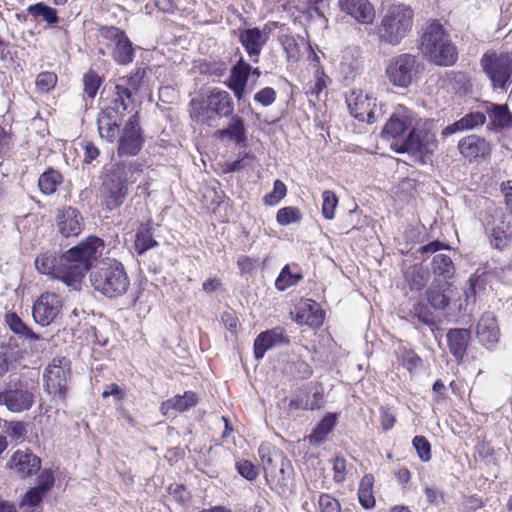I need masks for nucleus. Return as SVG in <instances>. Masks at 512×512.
<instances>
[{
  "mask_svg": "<svg viewBox=\"0 0 512 512\" xmlns=\"http://www.w3.org/2000/svg\"><path fill=\"white\" fill-rule=\"evenodd\" d=\"M90 282L95 291L107 298L123 296L130 287L123 264L112 258L103 259L92 268Z\"/></svg>",
  "mask_w": 512,
  "mask_h": 512,
  "instance_id": "obj_1",
  "label": "nucleus"
},
{
  "mask_svg": "<svg viewBox=\"0 0 512 512\" xmlns=\"http://www.w3.org/2000/svg\"><path fill=\"white\" fill-rule=\"evenodd\" d=\"M419 49L433 64L447 67L458 59L456 46L438 21H432L423 29Z\"/></svg>",
  "mask_w": 512,
  "mask_h": 512,
  "instance_id": "obj_2",
  "label": "nucleus"
},
{
  "mask_svg": "<svg viewBox=\"0 0 512 512\" xmlns=\"http://www.w3.org/2000/svg\"><path fill=\"white\" fill-rule=\"evenodd\" d=\"M414 11L405 4H393L387 7L380 22L376 25V35L380 43L399 45L412 30Z\"/></svg>",
  "mask_w": 512,
  "mask_h": 512,
  "instance_id": "obj_3",
  "label": "nucleus"
},
{
  "mask_svg": "<svg viewBox=\"0 0 512 512\" xmlns=\"http://www.w3.org/2000/svg\"><path fill=\"white\" fill-rule=\"evenodd\" d=\"M103 250L104 241L99 237L89 236L65 253L63 261L70 263L72 282H75L76 286L81 283L85 273L92 270L93 262L102 255Z\"/></svg>",
  "mask_w": 512,
  "mask_h": 512,
  "instance_id": "obj_4",
  "label": "nucleus"
},
{
  "mask_svg": "<svg viewBox=\"0 0 512 512\" xmlns=\"http://www.w3.org/2000/svg\"><path fill=\"white\" fill-rule=\"evenodd\" d=\"M35 401L34 385L19 374L9 375L5 387L0 390V405L13 413L29 410Z\"/></svg>",
  "mask_w": 512,
  "mask_h": 512,
  "instance_id": "obj_5",
  "label": "nucleus"
},
{
  "mask_svg": "<svg viewBox=\"0 0 512 512\" xmlns=\"http://www.w3.org/2000/svg\"><path fill=\"white\" fill-rule=\"evenodd\" d=\"M424 68V64L418 56L402 53L390 60L386 68V75L394 86L408 88L421 78Z\"/></svg>",
  "mask_w": 512,
  "mask_h": 512,
  "instance_id": "obj_6",
  "label": "nucleus"
},
{
  "mask_svg": "<svg viewBox=\"0 0 512 512\" xmlns=\"http://www.w3.org/2000/svg\"><path fill=\"white\" fill-rule=\"evenodd\" d=\"M480 65L493 89H507L512 79V53L488 50L481 57Z\"/></svg>",
  "mask_w": 512,
  "mask_h": 512,
  "instance_id": "obj_7",
  "label": "nucleus"
},
{
  "mask_svg": "<svg viewBox=\"0 0 512 512\" xmlns=\"http://www.w3.org/2000/svg\"><path fill=\"white\" fill-rule=\"evenodd\" d=\"M128 178L125 171V165H117L103 181L100 190L99 198L101 205L108 211H113L119 208L128 195Z\"/></svg>",
  "mask_w": 512,
  "mask_h": 512,
  "instance_id": "obj_8",
  "label": "nucleus"
},
{
  "mask_svg": "<svg viewBox=\"0 0 512 512\" xmlns=\"http://www.w3.org/2000/svg\"><path fill=\"white\" fill-rule=\"evenodd\" d=\"M391 148L398 153L426 155L433 153L437 148V140L432 131L414 125L403 141L391 143Z\"/></svg>",
  "mask_w": 512,
  "mask_h": 512,
  "instance_id": "obj_9",
  "label": "nucleus"
},
{
  "mask_svg": "<svg viewBox=\"0 0 512 512\" xmlns=\"http://www.w3.org/2000/svg\"><path fill=\"white\" fill-rule=\"evenodd\" d=\"M484 227L493 248L501 251L512 242L511 219L503 211L494 209L492 213H489Z\"/></svg>",
  "mask_w": 512,
  "mask_h": 512,
  "instance_id": "obj_10",
  "label": "nucleus"
},
{
  "mask_svg": "<svg viewBox=\"0 0 512 512\" xmlns=\"http://www.w3.org/2000/svg\"><path fill=\"white\" fill-rule=\"evenodd\" d=\"M415 113L404 105H397L384 125L381 135L393 143H400L406 137V133L416 125Z\"/></svg>",
  "mask_w": 512,
  "mask_h": 512,
  "instance_id": "obj_11",
  "label": "nucleus"
},
{
  "mask_svg": "<svg viewBox=\"0 0 512 512\" xmlns=\"http://www.w3.org/2000/svg\"><path fill=\"white\" fill-rule=\"evenodd\" d=\"M100 37L112 48L113 59L120 65L131 63L134 59V48L124 31L117 27H102Z\"/></svg>",
  "mask_w": 512,
  "mask_h": 512,
  "instance_id": "obj_12",
  "label": "nucleus"
},
{
  "mask_svg": "<svg viewBox=\"0 0 512 512\" xmlns=\"http://www.w3.org/2000/svg\"><path fill=\"white\" fill-rule=\"evenodd\" d=\"M70 370V361L65 358H54L45 372V385L47 392L54 398H66L67 378Z\"/></svg>",
  "mask_w": 512,
  "mask_h": 512,
  "instance_id": "obj_13",
  "label": "nucleus"
},
{
  "mask_svg": "<svg viewBox=\"0 0 512 512\" xmlns=\"http://www.w3.org/2000/svg\"><path fill=\"white\" fill-rule=\"evenodd\" d=\"M64 258L65 253L60 256L50 252L42 253L35 259V267L42 274L60 279L69 287H76V283L72 282L70 263H65Z\"/></svg>",
  "mask_w": 512,
  "mask_h": 512,
  "instance_id": "obj_14",
  "label": "nucleus"
},
{
  "mask_svg": "<svg viewBox=\"0 0 512 512\" xmlns=\"http://www.w3.org/2000/svg\"><path fill=\"white\" fill-rule=\"evenodd\" d=\"M144 144V137L140 127L138 115L135 114L126 122L118 141L119 156L137 155Z\"/></svg>",
  "mask_w": 512,
  "mask_h": 512,
  "instance_id": "obj_15",
  "label": "nucleus"
},
{
  "mask_svg": "<svg viewBox=\"0 0 512 512\" xmlns=\"http://www.w3.org/2000/svg\"><path fill=\"white\" fill-rule=\"evenodd\" d=\"M62 306V298L59 295L45 292L33 305V318L41 326H48L60 314Z\"/></svg>",
  "mask_w": 512,
  "mask_h": 512,
  "instance_id": "obj_16",
  "label": "nucleus"
},
{
  "mask_svg": "<svg viewBox=\"0 0 512 512\" xmlns=\"http://www.w3.org/2000/svg\"><path fill=\"white\" fill-rule=\"evenodd\" d=\"M346 103L350 114L359 121L374 123L376 99L361 90L352 91L346 97Z\"/></svg>",
  "mask_w": 512,
  "mask_h": 512,
  "instance_id": "obj_17",
  "label": "nucleus"
},
{
  "mask_svg": "<svg viewBox=\"0 0 512 512\" xmlns=\"http://www.w3.org/2000/svg\"><path fill=\"white\" fill-rule=\"evenodd\" d=\"M258 453L266 478L271 477L276 481L283 478L285 465L288 464L283 453L269 444H261Z\"/></svg>",
  "mask_w": 512,
  "mask_h": 512,
  "instance_id": "obj_18",
  "label": "nucleus"
},
{
  "mask_svg": "<svg viewBox=\"0 0 512 512\" xmlns=\"http://www.w3.org/2000/svg\"><path fill=\"white\" fill-rule=\"evenodd\" d=\"M476 336L487 349H493L500 339V329L492 312L484 313L477 323Z\"/></svg>",
  "mask_w": 512,
  "mask_h": 512,
  "instance_id": "obj_19",
  "label": "nucleus"
},
{
  "mask_svg": "<svg viewBox=\"0 0 512 512\" xmlns=\"http://www.w3.org/2000/svg\"><path fill=\"white\" fill-rule=\"evenodd\" d=\"M341 11L351 16L360 24H372L375 9L368 0H339Z\"/></svg>",
  "mask_w": 512,
  "mask_h": 512,
  "instance_id": "obj_20",
  "label": "nucleus"
},
{
  "mask_svg": "<svg viewBox=\"0 0 512 512\" xmlns=\"http://www.w3.org/2000/svg\"><path fill=\"white\" fill-rule=\"evenodd\" d=\"M288 343L289 340L284 335L281 327L266 330L261 332L254 340V356L257 360L262 359L268 350Z\"/></svg>",
  "mask_w": 512,
  "mask_h": 512,
  "instance_id": "obj_21",
  "label": "nucleus"
},
{
  "mask_svg": "<svg viewBox=\"0 0 512 512\" xmlns=\"http://www.w3.org/2000/svg\"><path fill=\"white\" fill-rule=\"evenodd\" d=\"M57 219L59 231L64 237L77 236L83 229V217L76 208H65Z\"/></svg>",
  "mask_w": 512,
  "mask_h": 512,
  "instance_id": "obj_22",
  "label": "nucleus"
},
{
  "mask_svg": "<svg viewBox=\"0 0 512 512\" xmlns=\"http://www.w3.org/2000/svg\"><path fill=\"white\" fill-rule=\"evenodd\" d=\"M208 107L212 110L214 118L232 116L234 112V103L230 94L218 88H214L207 95Z\"/></svg>",
  "mask_w": 512,
  "mask_h": 512,
  "instance_id": "obj_23",
  "label": "nucleus"
},
{
  "mask_svg": "<svg viewBox=\"0 0 512 512\" xmlns=\"http://www.w3.org/2000/svg\"><path fill=\"white\" fill-rule=\"evenodd\" d=\"M9 462L10 466L22 477H27L36 473L41 466V460L39 457L31 452L21 450L14 452Z\"/></svg>",
  "mask_w": 512,
  "mask_h": 512,
  "instance_id": "obj_24",
  "label": "nucleus"
},
{
  "mask_svg": "<svg viewBox=\"0 0 512 512\" xmlns=\"http://www.w3.org/2000/svg\"><path fill=\"white\" fill-rule=\"evenodd\" d=\"M119 113L113 109L102 110L97 117L98 132L101 138L113 142L119 134Z\"/></svg>",
  "mask_w": 512,
  "mask_h": 512,
  "instance_id": "obj_25",
  "label": "nucleus"
},
{
  "mask_svg": "<svg viewBox=\"0 0 512 512\" xmlns=\"http://www.w3.org/2000/svg\"><path fill=\"white\" fill-rule=\"evenodd\" d=\"M239 39L249 56L254 57L253 62H258V56L267 40L262 31L257 27L241 30Z\"/></svg>",
  "mask_w": 512,
  "mask_h": 512,
  "instance_id": "obj_26",
  "label": "nucleus"
},
{
  "mask_svg": "<svg viewBox=\"0 0 512 512\" xmlns=\"http://www.w3.org/2000/svg\"><path fill=\"white\" fill-rule=\"evenodd\" d=\"M453 294L452 284L438 281L427 290V299L433 308L443 310L449 305Z\"/></svg>",
  "mask_w": 512,
  "mask_h": 512,
  "instance_id": "obj_27",
  "label": "nucleus"
},
{
  "mask_svg": "<svg viewBox=\"0 0 512 512\" xmlns=\"http://www.w3.org/2000/svg\"><path fill=\"white\" fill-rule=\"evenodd\" d=\"M458 149L469 160L484 157L490 151L489 144L485 139L476 135H469L461 139L458 143Z\"/></svg>",
  "mask_w": 512,
  "mask_h": 512,
  "instance_id": "obj_28",
  "label": "nucleus"
},
{
  "mask_svg": "<svg viewBox=\"0 0 512 512\" xmlns=\"http://www.w3.org/2000/svg\"><path fill=\"white\" fill-rule=\"evenodd\" d=\"M471 338L470 330L456 328L451 329L447 333V342L451 354L461 360L466 354L467 347Z\"/></svg>",
  "mask_w": 512,
  "mask_h": 512,
  "instance_id": "obj_29",
  "label": "nucleus"
},
{
  "mask_svg": "<svg viewBox=\"0 0 512 512\" xmlns=\"http://www.w3.org/2000/svg\"><path fill=\"white\" fill-rule=\"evenodd\" d=\"M230 117L231 119L228 126L217 131L218 138L229 139L237 144L245 142L247 136L244 120L241 117L233 114Z\"/></svg>",
  "mask_w": 512,
  "mask_h": 512,
  "instance_id": "obj_30",
  "label": "nucleus"
},
{
  "mask_svg": "<svg viewBox=\"0 0 512 512\" xmlns=\"http://www.w3.org/2000/svg\"><path fill=\"white\" fill-rule=\"evenodd\" d=\"M197 403V396L194 392H185L182 396H175L161 405V411L164 415L168 414L170 410L177 412H184L193 407Z\"/></svg>",
  "mask_w": 512,
  "mask_h": 512,
  "instance_id": "obj_31",
  "label": "nucleus"
},
{
  "mask_svg": "<svg viewBox=\"0 0 512 512\" xmlns=\"http://www.w3.org/2000/svg\"><path fill=\"white\" fill-rule=\"evenodd\" d=\"M190 117L198 124L211 125L215 120L212 110L208 107L207 97L205 99H192L190 102Z\"/></svg>",
  "mask_w": 512,
  "mask_h": 512,
  "instance_id": "obj_32",
  "label": "nucleus"
},
{
  "mask_svg": "<svg viewBox=\"0 0 512 512\" xmlns=\"http://www.w3.org/2000/svg\"><path fill=\"white\" fill-rule=\"evenodd\" d=\"M337 423V416L333 413H328L325 417L316 425L313 432L309 436V440L314 445L322 444L327 435L334 429Z\"/></svg>",
  "mask_w": 512,
  "mask_h": 512,
  "instance_id": "obj_33",
  "label": "nucleus"
},
{
  "mask_svg": "<svg viewBox=\"0 0 512 512\" xmlns=\"http://www.w3.org/2000/svg\"><path fill=\"white\" fill-rule=\"evenodd\" d=\"M27 13L28 15L33 17L34 20L44 21L48 25H55L59 22L57 10L46 5L43 2H38L36 4L28 6Z\"/></svg>",
  "mask_w": 512,
  "mask_h": 512,
  "instance_id": "obj_34",
  "label": "nucleus"
},
{
  "mask_svg": "<svg viewBox=\"0 0 512 512\" xmlns=\"http://www.w3.org/2000/svg\"><path fill=\"white\" fill-rule=\"evenodd\" d=\"M158 242L154 239V233L151 227L142 224L135 235L134 247L139 255L144 254L149 249L156 247Z\"/></svg>",
  "mask_w": 512,
  "mask_h": 512,
  "instance_id": "obj_35",
  "label": "nucleus"
},
{
  "mask_svg": "<svg viewBox=\"0 0 512 512\" xmlns=\"http://www.w3.org/2000/svg\"><path fill=\"white\" fill-rule=\"evenodd\" d=\"M132 96L133 91L131 88L127 87L126 84H121L119 82L115 86L114 106L108 108L115 110L119 115H123L128 109V104L132 101Z\"/></svg>",
  "mask_w": 512,
  "mask_h": 512,
  "instance_id": "obj_36",
  "label": "nucleus"
},
{
  "mask_svg": "<svg viewBox=\"0 0 512 512\" xmlns=\"http://www.w3.org/2000/svg\"><path fill=\"white\" fill-rule=\"evenodd\" d=\"M373 482L374 478L371 474L365 475L358 489L359 502L365 509H370L375 505V498L373 496Z\"/></svg>",
  "mask_w": 512,
  "mask_h": 512,
  "instance_id": "obj_37",
  "label": "nucleus"
},
{
  "mask_svg": "<svg viewBox=\"0 0 512 512\" xmlns=\"http://www.w3.org/2000/svg\"><path fill=\"white\" fill-rule=\"evenodd\" d=\"M433 272L442 276L444 279H450L455 274V266L450 256L446 254H437L433 257Z\"/></svg>",
  "mask_w": 512,
  "mask_h": 512,
  "instance_id": "obj_38",
  "label": "nucleus"
},
{
  "mask_svg": "<svg viewBox=\"0 0 512 512\" xmlns=\"http://www.w3.org/2000/svg\"><path fill=\"white\" fill-rule=\"evenodd\" d=\"M488 112L495 126L500 128L512 127V114L507 105L491 104Z\"/></svg>",
  "mask_w": 512,
  "mask_h": 512,
  "instance_id": "obj_39",
  "label": "nucleus"
},
{
  "mask_svg": "<svg viewBox=\"0 0 512 512\" xmlns=\"http://www.w3.org/2000/svg\"><path fill=\"white\" fill-rule=\"evenodd\" d=\"M405 278L411 290H422L429 281V275L422 267L413 266L405 273Z\"/></svg>",
  "mask_w": 512,
  "mask_h": 512,
  "instance_id": "obj_40",
  "label": "nucleus"
},
{
  "mask_svg": "<svg viewBox=\"0 0 512 512\" xmlns=\"http://www.w3.org/2000/svg\"><path fill=\"white\" fill-rule=\"evenodd\" d=\"M62 176L60 173L54 170L44 172L38 181L40 190L47 195L54 193L57 189L58 184L61 183Z\"/></svg>",
  "mask_w": 512,
  "mask_h": 512,
  "instance_id": "obj_41",
  "label": "nucleus"
},
{
  "mask_svg": "<svg viewBox=\"0 0 512 512\" xmlns=\"http://www.w3.org/2000/svg\"><path fill=\"white\" fill-rule=\"evenodd\" d=\"M303 278L299 272L293 273L290 266L286 265L281 270L278 278L275 281V286L279 291H284L287 288L296 285Z\"/></svg>",
  "mask_w": 512,
  "mask_h": 512,
  "instance_id": "obj_42",
  "label": "nucleus"
},
{
  "mask_svg": "<svg viewBox=\"0 0 512 512\" xmlns=\"http://www.w3.org/2000/svg\"><path fill=\"white\" fill-rule=\"evenodd\" d=\"M6 323L14 333L32 340L38 339V336L15 313L6 315Z\"/></svg>",
  "mask_w": 512,
  "mask_h": 512,
  "instance_id": "obj_43",
  "label": "nucleus"
},
{
  "mask_svg": "<svg viewBox=\"0 0 512 512\" xmlns=\"http://www.w3.org/2000/svg\"><path fill=\"white\" fill-rule=\"evenodd\" d=\"M411 313L413 317V323H415V320H417L419 323L430 327L435 324L430 308L422 302L415 303Z\"/></svg>",
  "mask_w": 512,
  "mask_h": 512,
  "instance_id": "obj_44",
  "label": "nucleus"
},
{
  "mask_svg": "<svg viewBox=\"0 0 512 512\" xmlns=\"http://www.w3.org/2000/svg\"><path fill=\"white\" fill-rule=\"evenodd\" d=\"M280 405H283L284 407H288V410L289 411H293V410H313L315 409L316 407H319L318 403L316 402H310L308 397H306V399H304V396L303 395H299V394H296L294 395L291 399H283L281 401V404Z\"/></svg>",
  "mask_w": 512,
  "mask_h": 512,
  "instance_id": "obj_45",
  "label": "nucleus"
},
{
  "mask_svg": "<svg viewBox=\"0 0 512 512\" xmlns=\"http://www.w3.org/2000/svg\"><path fill=\"white\" fill-rule=\"evenodd\" d=\"M288 372L293 378L304 380L311 377L313 369L306 361L297 359L289 364Z\"/></svg>",
  "mask_w": 512,
  "mask_h": 512,
  "instance_id": "obj_46",
  "label": "nucleus"
},
{
  "mask_svg": "<svg viewBox=\"0 0 512 512\" xmlns=\"http://www.w3.org/2000/svg\"><path fill=\"white\" fill-rule=\"evenodd\" d=\"M322 214L324 218L331 220L334 218L335 209L338 204V198L333 191L325 190L322 193Z\"/></svg>",
  "mask_w": 512,
  "mask_h": 512,
  "instance_id": "obj_47",
  "label": "nucleus"
},
{
  "mask_svg": "<svg viewBox=\"0 0 512 512\" xmlns=\"http://www.w3.org/2000/svg\"><path fill=\"white\" fill-rule=\"evenodd\" d=\"M485 121V114L479 111L470 112L464 115L461 119H459V122L461 124L460 126L463 129V131L480 127L485 123Z\"/></svg>",
  "mask_w": 512,
  "mask_h": 512,
  "instance_id": "obj_48",
  "label": "nucleus"
},
{
  "mask_svg": "<svg viewBox=\"0 0 512 512\" xmlns=\"http://www.w3.org/2000/svg\"><path fill=\"white\" fill-rule=\"evenodd\" d=\"M84 93L89 98H94L101 85V78L93 71H89L83 76Z\"/></svg>",
  "mask_w": 512,
  "mask_h": 512,
  "instance_id": "obj_49",
  "label": "nucleus"
},
{
  "mask_svg": "<svg viewBox=\"0 0 512 512\" xmlns=\"http://www.w3.org/2000/svg\"><path fill=\"white\" fill-rule=\"evenodd\" d=\"M287 192L286 185L281 180H276L273 184V190L265 195L263 201L265 204L274 206L282 200Z\"/></svg>",
  "mask_w": 512,
  "mask_h": 512,
  "instance_id": "obj_50",
  "label": "nucleus"
},
{
  "mask_svg": "<svg viewBox=\"0 0 512 512\" xmlns=\"http://www.w3.org/2000/svg\"><path fill=\"white\" fill-rule=\"evenodd\" d=\"M306 306L309 308V314L306 315L305 311H303L301 315H298V318L305 319L306 324L311 327H318L322 325L324 321L323 312L320 309H316L314 312L312 311V307L316 306V303L314 301H310Z\"/></svg>",
  "mask_w": 512,
  "mask_h": 512,
  "instance_id": "obj_51",
  "label": "nucleus"
},
{
  "mask_svg": "<svg viewBox=\"0 0 512 512\" xmlns=\"http://www.w3.org/2000/svg\"><path fill=\"white\" fill-rule=\"evenodd\" d=\"M276 219L283 226L298 222L300 219L299 210L295 207L281 208L277 212Z\"/></svg>",
  "mask_w": 512,
  "mask_h": 512,
  "instance_id": "obj_52",
  "label": "nucleus"
},
{
  "mask_svg": "<svg viewBox=\"0 0 512 512\" xmlns=\"http://www.w3.org/2000/svg\"><path fill=\"white\" fill-rule=\"evenodd\" d=\"M412 444L423 462H428L431 459V445L424 436H415Z\"/></svg>",
  "mask_w": 512,
  "mask_h": 512,
  "instance_id": "obj_53",
  "label": "nucleus"
},
{
  "mask_svg": "<svg viewBox=\"0 0 512 512\" xmlns=\"http://www.w3.org/2000/svg\"><path fill=\"white\" fill-rule=\"evenodd\" d=\"M57 75L53 72H42L37 76L36 86L43 92H48L55 87Z\"/></svg>",
  "mask_w": 512,
  "mask_h": 512,
  "instance_id": "obj_54",
  "label": "nucleus"
},
{
  "mask_svg": "<svg viewBox=\"0 0 512 512\" xmlns=\"http://www.w3.org/2000/svg\"><path fill=\"white\" fill-rule=\"evenodd\" d=\"M251 70V65L244 62L241 58L237 64L232 67L231 76L233 78H237L238 81H244L247 83Z\"/></svg>",
  "mask_w": 512,
  "mask_h": 512,
  "instance_id": "obj_55",
  "label": "nucleus"
},
{
  "mask_svg": "<svg viewBox=\"0 0 512 512\" xmlns=\"http://www.w3.org/2000/svg\"><path fill=\"white\" fill-rule=\"evenodd\" d=\"M254 100L262 106H270L276 100V91L271 87H265L254 95Z\"/></svg>",
  "mask_w": 512,
  "mask_h": 512,
  "instance_id": "obj_56",
  "label": "nucleus"
},
{
  "mask_svg": "<svg viewBox=\"0 0 512 512\" xmlns=\"http://www.w3.org/2000/svg\"><path fill=\"white\" fill-rule=\"evenodd\" d=\"M44 495L45 494L42 491H40L38 488H36V487L31 488L24 495V497H23V499H22V501L20 503V506L21 507H25V506L34 507V506H37L42 501Z\"/></svg>",
  "mask_w": 512,
  "mask_h": 512,
  "instance_id": "obj_57",
  "label": "nucleus"
},
{
  "mask_svg": "<svg viewBox=\"0 0 512 512\" xmlns=\"http://www.w3.org/2000/svg\"><path fill=\"white\" fill-rule=\"evenodd\" d=\"M319 507L321 512H341V507L338 500L329 494H322L319 497Z\"/></svg>",
  "mask_w": 512,
  "mask_h": 512,
  "instance_id": "obj_58",
  "label": "nucleus"
},
{
  "mask_svg": "<svg viewBox=\"0 0 512 512\" xmlns=\"http://www.w3.org/2000/svg\"><path fill=\"white\" fill-rule=\"evenodd\" d=\"M144 74H145V70L138 68L129 77L121 78L120 83L126 84V86L131 88L132 91H137L141 85Z\"/></svg>",
  "mask_w": 512,
  "mask_h": 512,
  "instance_id": "obj_59",
  "label": "nucleus"
},
{
  "mask_svg": "<svg viewBox=\"0 0 512 512\" xmlns=\"http://www.w3.org/2000/svg\"><path fill=\"white\" fill-rule=\"evenodd\" d=\"M237 470L241 476L247 480H255L258 476L256 467L247 460H243L237 463Z\"/></svg>",
  "mask_w": 512,
  "mask_h": 512,
  "instance_id": "obj_60",
  "label": "nucleus"
},
{
  "mask_svg": "<svg viewBox=\"0 0 512 512\" xmlns=\"http://www.w3.org/2000/svg\"><path fill=\"white\" fill-rule=\"evenodd\" d=\"M54 485V476L50 470H44L39 476V482L36 488L47 493Z\"/></svg>",
  "mask_w": 512,
  "mask_h": 512,
  "instance_id": "obj_61",
  "label": "nucleus"
},
{
  "mask_svg": "<svg viewBox=\"0 0 512 512\" xmlns=\"http://www.w3.org/2000/svg\"><path fill=\"white\" fill-rule=\"evenodd\" d=\"M7 433L16 440L23 439L27 433L26 424L20 421L11 422L8 425Z\"/></svg>",
  "mask_w": 512,
  "mask_h": 512,
  "instance_id": "obj_62",
  "label": "nucleus"
},
{
  "mask_svg": "<svg viewBox=\"0 0 512 512\" xmlns=\"http://www.w3.org/2000/svg\"><path fill=\"white\" fill-rule=\"evenodd\" d=\"M334 480L342 483L345 480L346 460L342 457H336L333 461Z\"/></svg>",
  "mask_w": 512,
  "mask_h": 512,
  "instance_id": "obj_63",
  "label": "nucleus"
},
{
  "mask_svg": "<svg viewBox=\"0 0 512 512\" xmlns=\"http://www.w3.org/2000/svg\"><path fill=\"white\" fill-rule=\"evenodd\" d=\"M326 86L327 85H326L324 73L323 72L320 73L319 71H317L316 72V80H315L314 84L310 87V90L308 91V93L311 96L318 98L319 95L322 93V91L326 88Z\"/></svg>",
  "mask_w": 512,
  "mask_h": 512,
  "instance_id": "obj_64",
  "label": "nucleus"
}]
</instances>
